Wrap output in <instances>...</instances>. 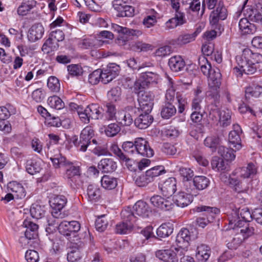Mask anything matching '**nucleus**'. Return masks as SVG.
<instances>
[{
	"label": "nucleus",
	"mask_w": 262,
	"mask_h": 262,
	"mask_svg": "<svg viewBox=\"0 0 262 262\" xmlns=\"http://www.w3.org/2000/svg\"><path fill=\"white\" fill-rule=\"evenodd\" d=\"M246 238L238 232L231 240L227 241V246L231 250H236L240 246L243 240Z\"/></svg>",
	"instance_id": "37998d69"
},
{
	"label": "nucleus",
	"mask_w": 262,
	"mask_h": 262,
	"mask_svg": "<svg viewBox=\"0 0 262 262\" xmlns=\"http://www.w3.org/2000/svg\"><path fill=\"white\" fill-rule=\"evenodd\" d=\"M102 72V82L107 84L113 80L118 74L120 70L119 65L110 63L106 67L100 69Z\"/></svg>",
	"instance_id": "9b49d317"
},
{
	"label": "nucleus",
	"mask_w": 262,
	"mask_h": 262,
	"mask_svg": "<svg viewBox=\"0 0 262 262\" xmlns=\"http://www.w3.org/2000/svg\"><path fill=\"white\" fill-rule=\"evenodd\" d=\"M196 212H205V214L207 216L204 217H198L196 219V223L199 227L204 228L209 222H212L216 214L220 213V209L216 207H211L207 206H196L193 209Z\"/></svg>",
	"instance_id": "0eeeda50"
},
{
	"label": "nucleus",
	"mask_w": 262,
	"mask_h": 262,
	"mask_svg": "<svg viewBox=\"0 0 262 262\" xmlns=\"http://www.w3.org/2000/svg\"><path fill=\"white\" fill-rule=\"evenodd\" d=\"M239 177L243 179H252L257 173V168L253 163H249L246 167L237 169Z\"/></svg>",
	"instance_id": "bb28decb"
},
{
	"label": "nucleus",
	"mask_w": 262,
	"mask_h": 262,
	"mask_svg": "<svg viewBox=\"0 0 262 262\" xmlns=\"http://www.w3.org/2000/svg\"><path fill=\"white\" fill-rule=\"evenodd\" d=\"M199 64L201 71L204 75L208 76L210 73L215 70V69H211L210 63L204 56L199 57Z\"/></svg>",
	"instance_id": "de8ad7c7"
},
{
	"label": "nucleus",
	"mask_w": 262,
	"mask_h": 262,
	"mask_svg": "<svg viewBox=\"0 0 262 262\" xmlns=\"http://www.w3.org/2000/svg\"><path fill=\"white\" fill-rule=\"evenodd\" d=\"M45 213L44 207L37 204L32 205L30 208V214L32 217L39 219L44 216Z\"/></svg>",
	"instance_id": "8fccbe9b"
},
{
	"label": "nucleus",
	"mask_w": 262,
	"mask_h": 262,
	"mask_svg": "<svg viewBox=\"0 0 262 262\" xmlns=\"http://www.w3.org/2000/svg\"><path fill=\"white\" fill-rule=\"evenodd\" d=\"M141 77L146 83L147 86L150 83H157L159 79V75L151 72H143Z\"/></svg>",
	"instance_id": "864d4df0"
},
{
	"label": "nucleus",
	"mask_w": 262,
	"mask_h": 262,
	"mask_svg": "<svg viewBox=\"0 0 262 262\" xmlns=\"http://www.w3.org/2000/svg\"><path fill=\"white\" fill-rule=\"evenodd\" d=\"M50 206L52 207L51 212L53 217L56 219H62L64 217V214L61 212L67 203V199L63 195H55L50 201Z\"/></svg>",
	"instance_id": "1a4fd4ad"
},
{
	"label": "nucleus",
	"mask_w": 262,
	"mask_h": 262,
	"mask_svg": "<svg viewBox=\"0 0 262 262\" xmlns=\"http://www.w3.org/2000/svg\"><path fill=\"white\" fill-rule=\"evenodd\" d=\"M173 232V228L170 224H163L157 230V235L162 238L168 236Z\"/></svg>",
	"instance_id": "09e8293b"
},
{
	"label": "nucleus",
	"mask_w": 262,
	"mask_h": 262,
	"mask_svg": "<svg viewBox=\"0 0 262 262\" xmlns=\"http://www.w3.org/2000/svg\"><path fill=\"white\" fill-rule=\"evenodd\" d=\"M235 216L229 217V226L230 229H237V233L242 235L244 237H248L254 233V229L250 226L247 222L240 220L236 212L233 213Z\"/></svg>",
	"instance_id": "20e7f679"
},
{
	"label": "nucleus",
	"mask_w": 262,
	"mask_h": 262,
	"mask_svg": "<svg viewBox=\"0 0 262 262\" xmlns=\"http://www.w3.org/2000/svg\"><path fill=\"white\" fill-rule=\"evenodd\" d=\"M81 253L79 249L76 247L70 249L67 254V260L69 262H75L81 258Z\"/></svg>",
	"instance_id": "e2e57ef3"
},
{
	"label": "nucleus",
	"mask_w": 262,
	"mask_h": 262,
	"mask_svg": "<svg viewBox=\"0 0 262 262\" xmlns=\"http://www.w3.org/2000/svg\"><path fill=\"white\" fill-rule=\"evenodd\" d=\"M116 120L122 126H129L133 122L131 115L124 110L118 111Z\"/></svg>",
	"instance_id": "72a5a7b5"
},
{
	"label": "nucleus",
	"mask_w": 262,
	"mask_h": 262,
	"mask_svg": "<svg viewBox=\"0 0 262 262\" xmlns=\"http://www.w3.org/2000/svg\"><path fill=\"white\" fill-rule=\"evenodd\" d=\"M177 180L170 177L166 179L159 186L162 194L165 196H171L177 190Z\"/></svg>",
	"instance_id": "f3484780"
},
{
	"label": "nucleus",
	"mask_w": 262,
	"mask_h": 262,
	"mask_svg": "<svg viewBox=\"0 0 262 262\" xmlns=\"http://www.w3.org/2000/svg\"><path fill=\"white\" fill-rule=\"evenodd\" d=\"M98 40L94 38H84L79 43V47L83 49L96 48L97 47Z\"/></svg>",
	"instance_id": "338daca9"
},
{
	"label": "nucleus",
	"mask_w": 262,
	"mask_h": 262,
	"mask_svg": "<svg viewBox=\"0 0 262 262\" xmlns=\"http://www.w3.org/2000/svg\"><path fill=\"white\" fill-rule=\"evenodd\" d=\"M108 223V220L105 215L98 217L95 222L96 230L100 232L104 231L106 229Z\"/></svg>",
	"instance_id": "69168bd1"
},
{
	"label": "nucleus",
	"mask_w": 262,
	"mask_h": 262,
	"mask_svg": "<svg viewBox=\"0 0 262 262\" xmlns=\"http://www.w3.org/2000/svg\"><path fill=\"white\" fill-rule=\"evenodd\" d=\"M105 107V119L108 121L116 120L117 115L115 105L111 103H107Z\"/></svg>",
	"instance_id": "5fc2aeb1"
},
{
	"label": "nucleus",
	"mask_w": 262,
	"mask_h": 262,
	"mask_svg": "<svg viewBox=\"0 0 262 262\" xmlns=\"http://www.w3.org/2000/svg\"><path fill=\"white\" fill-rule=\"evenodd\" d=\"M262 95V86L259 85H253L247 87L245 89V96L247 98L251 97H259Z\"/></svg>",
	"instance_id": "ea45409f"
},
{
	"label": "nucleus",
	"mask_w": 262,
	"mask_h": 262,
	"mask_svg": "<svg viewBox=\"0 0 262 262\" xmlns=\"http://www.w3.org/2000/svg\"><path fill=\"white\" fill-rule=\"evenodd\" d=\"M227 16V11L224 7L223 3L219 2L215 10L211 12L209 20L211 25H216L220 19L224 20Z\"/></svg>",
	"instance_id": "4468645a"
},
{
	"label": "nucleus",
	"mask_w": 262,
	"mask_h": 262,
	"mask_svg": "<svg viewBox=\"0 0 262 262\" xmlns=\"http://www.w3.org/2000/svg\"><path fill=\"white\" fill-rule=\"evenodd\" d=\"M229 182L230 185L234 187L235 191L238 193L245 192L248 188L247 186L243 184L242 181L236 178L230 177Z\"/></svg>",
	"instance_id": "603ef678"
},
{
	"label": "nucleus",
	"mask_w": 262,
	"mask_h": 262,
	"mask_svg": "<svg viewBox=\"0 0 262 262\" xmlns=\"http://www.w3.org/2000/svg\"><path fill=\"white\" fill-rule=\"evenodd\" d=\"M136 155L149 158L154 156V151L150 147L148 142L145 139L142 138L136 139Z\"/></svg>",
	"instance_id": "ddd939ff"
},
{
	"label": "nucleus",
	"mask_w": 262,
	"mask_h": 262,
	"mask_svg": "<svg viewBox=\"0 0 262 262\" xmlns=\"http://www.w3.org/2000/svg\"><path fill=\"white\" fill-rule=\"evenodd\" d=\"M94 136V130L91 126H87L81 131L80 138L81 140L80 151L85 152L91 144V139Z\"/></svg>",
	"instance_id": "2eb2a0df"
},
{
	"label": "nucleus",
	"mask_w": 262,
	"mask_h": 262,
	"mask_svg": "<svg viewBox=\"0 0 262 262\" xmlns=\"http://www.w3.org/2000/svg\"><path fill=\"white\" fill-rule=\"evenodd\" d=\"M238 26L242 34L243 35L252 34L256 31L255 25L250 23L247 18H241Z\"/></svg>",
	"instance_id": "c756f323"
},
{
	"label": "nucleus",
	"mask_w": 262,
	"mask_h": 262,
	"mask_svg": "<svg viewBox=\"0 0 262 262\" xmlns=\"http://www.w3.org/2000/svg\"><path fill=\"white\" fill-rule=\"evenodd\" d=\"M112 30L118 33L117 42L120 46L125 45L133 36H138L142 33L138 30H134L120 26L116 24H112Z\"/></svg>",
	"instance_id": "39448f33"
},
{
	"label": "nucleus",
	"mask_w": 262,
	"mask_h": 262,
	"mask_svg": "<svg viewBox=\"0 0 262 262\" xmlns=\"http://www.w3.org/2000/svg\"><path fill=\"white\" fill-rule=\"evenodd\" d=\"M47 86L49 90L54 93L58 92L60 88L59 81L55 76H50L48 78Z\"/></svg>",
	"instance_id": "0e129e2a"
},
{
	"label": "nucleus",
	"mask_w": 262,
	"mask_h": 262,
	"mask_svg": "<svg viewBox=\"0 0 262 262\" xmlns=\"http://www.w3.org/2000/svg\"><path fill=\"white\" fill-rule=\"evenodd\" d=\"M211 164L212 169L216 171H223L227 168L223 159L218 157H214L212 158Z\"/></svg>",
	"instance_id": "680f3d73"
},
{
	"label": "nucleus",
	"mask_w": 262,
	"mask_h": 262,
	"mask_svg": "<svg viewBox=\"0 0 262 262\" xmlns=\"http://www.w3.org/2000/svg\"><path fill=\"white\" fill-rule=\"evenodd\" d=\"M50 160L55 168H58L61 167H66V166H68L70 164V162L68 161L66 157L62 156L60 154L50 157Z\"/></svg>",
	"instance_id": "4c0bfd02"
},
{
	"label": "nucleus",
	"mask_w": 262,
	"mask_h": 262,
	"mask_svg": "<svg viewBox=\"0 0 262 262\" xmlns=\"http://www.w3.org/2000/svg\"><path fill=\"white\" fill-rule=\"evenodd\" d=\"M168 66L174 72L183 71L185 67V62L180 56H173L168 61Z\"/></svg>",
	"instance_id": "cd10ccee"
},
{
	"label": "nucleus",
	"mask_w": 262,
	"mask_h": 262,
	"mask_svg": "<svg viewBox=\"0 0 262 262\" xmlns=\"http://www.w3.org/2000/svg\"><path fill=\"white\" fill-rule=\"evenodd\" d=\"M133 209L135 214L142 217H148L151 212L149 205L143 201H137Z\"/></svg>",
	"instance_id": "aec40b11"
},
{
	"label": "nucleus",
	"mask_w": 262,
	"mask_h": 262,
	"mask_svg": "<svg viewBox=\"0 0 262 262\" xmlns=\"http://www.w3.org/2000/svg\"><path fill=\"white\" fill-rule=\"evenodd\" d=\"M165 172L163 166H155L147 170L145 173L136 174L134 177V181L138 187H145L154 182L157 177Z\"/></svg>",
	"instance_id": "7ed1b4c3"
},
{
	"label": "nucleus",
	"mask_w": 262,
	"mask_h": 262,
	"mask_svg": "<svg viewBox=\"0 0 262 262\" xmlns=\"http://www.w3.org/2000/svg\"><path fill=\"white\" fill-rule=\"evenodd\" d=\"M155 95L151 92H144L138 95L139 107L143 112H150L154 105Z\"/></svg>",
	"instance_id": "9d476101"
},
{
	"label": "nucleus",
	"mask_w": 262,
	"mask_h": 262,
	"mask_svg": "<svg viewBox=\"0 0 262 262\" xmlns=\"http://www.w3.org/2000/svg\"><path fill=\"white\" fill-rule=\"evenodd\" d=\"M66 168L65 177L68 179V183L72 188L75 189L78 188L80 185V167L75 166L72 163L70 162V164L68 166H66Z\"/></svg>",
	"instance_id": "6e6552de"
},
{
	"label": "nucleus",
	"mask_w": 262,
	"mask_h": 262,
	"mask_svg": "<svg viewBox=\"0 0 262 262\" xmlns=\"http://www.w3.org/2000/svg\"><path fill=\"white\" fill-rule=\"evenodd\" d=\"M172 247L168 249L159 250L156 252V256L165 262H177L176 252Z\"/></svg>",
	"instance_id": "6ab92c4d"
},
{
	"label": "nucleus",
	"mask_w": 262,
	"mask_h": 262,
	"mask_svg": "<svg viewBox=\"0 0 262 262\" xmlns=\"http://www.w3.org/2000/svg\"><path fill=\"white\" fill-rule=\"evenodd\" d=\"M135 213L130 207L124 208L121 212V216L124 221L133 224L136 221Z\"/></svg>",
	"instance_id": "3c124183"
},
{
	"label": "nucleus",
	"mask_w": 262,
	"mask_h": 262,
	"mask_svg": "<svg viewBox=\"0 0 262 262\" xmlns=\"http://www.w3.org/2000/svg\"><path fill=\"white\" fill-rule=\"evenodd\" d=\"M36 4L34 0H28L23 2L18 7L17 12L19 15L25 16L32 9Z\"/></svg>",
	"instance_id": "473e14b6"
},
{
	"label": "nucleus",
	"mask_w": 262,
	"mask_h": 262,
	"mask_svg": "<svg viewBox=\"0 0 262 262\" xmlns=\"http://www.w3.org/2000/svg\"><path fill=\"white\" fill-rule=\"evenodd\" d=\"M220 138L218 136H212L206 138L204 143L206 147L211 148L212 151H214L220 143Z\"/></svg>",
	"instance_id": "4d7b16f0"
},
{
	"label": "nucleus",
	"mask_w": 262,
	"mask_h": 262,
	"mask_svg": "<svg viewBox=\"0 0 262 262\" xmlns=\"http://www.w3.org/2000/svg\"><path fill=\"white\" fill-rule=\"evenodd\" d=\"M192 200L193 198L192 196L188 195L181 190L174 195L172 199L177 206L182 208L187 206L192 202Z\"/></svg>",
	"instance_id": "393cba45"
},
{
	"label": "nucleus",
	"mask_w": 262,
	"mask_h": 262,
	"mask_svg": "<svg viewBox=\"0 0 262 262\" xmlns=\"http://www.w3.org/2000/svg\"><path fill=\"white\" fill-rule=\"evenodd\" d=\"M186 20L185 14L181 12H176L174 17L169 19L165 24L167 29H171L176 28L178 26H181L186 23Z\"/></svg>",
	"instance_id": "a878e982"
},
{
	"label": "nucleus",
	"mask_w": 262,
	"mask_h": 262,
	"mask_svg": "<svg viewBox=\"0 0 262 262\" xmlns=\"http://www.w3.org/2000/svg\"><path fill=\"white\" fill-rule=\"evenodd\" d=\"M117 167L116 162L110 158H105L100 160L98 165L99 170L102 172H112L114 171Z\"/></svg>",
	"instance_id": "c85d7f7f"
},
{
	"label": "nucleus",
	"mask_w": 262,
	"mask_h": 262,
	"mask_svg": "<svg viewBox=\"0 0 262 262\" xmlns=\"http://www.w3.org/2000/svg\"><path fill=\"white\" fill-rule=\"evenodd\" d=\"M181 191L192 198L193 196H196L198 194V191L196 187H195L194 183H192L189 181L184 182L183 186Z\"/></svg>",
	"instance_id": "49530a36"
},
{
	"label": "nucleus",
	"mask_w": 262,
	"mask_h": 262,
	"mask_svg": "<svg viewBox=\"0 0 262 262\" xmlns=\"http://www.w3.org/2000/svg\"><path fill=\"white\" fill-rule=\"evenodd\" d=\"M190 239L189 231L186 228H183L176 237V245L178 247H188Z\"/></svg>",
	"instance_id": "5701e85b"
},
{
	"label": "nucleus",
	"mask_w": 262,
	"mask_h": 262,
	"mask_svg": "<svg viewBox=\"0 0 262 262\" xmlns=\"http://www.w3.org/2000/svg\"><path fill=\"white\" fill-rule=\"evenodd\" d=\"M176 102L178 108V113L181 114L184 112L186 107L187 106L188 102L187 99L181 94H177L176 96Z\"/></svg>",
	"instance_id": "774afa93"
},
{
	"label": "nucleus",
	"mask_w": 262,
	"mask_h": 262,
	"mask_svg": "<svg viewBox=\"0 0 262 262\" xmlns=\"http://www.w3.org/2000/svg\"><path fill=\"white\" fill-rule=\"evenodd\" d=\"M245 15L251 21L260 23L262 25V10L258 11L256 9L248 8L246 10Z\"/></svg>",
	"instance_id": "58836bf2"
},
{
	"label": "nucleus",
	"mask_w": 262,
	"mask_h": 262,
	"mask_svg": "<svg viewBox=\"0 0 262 262\" xmlns=\"http://www.w3.org/2000/svg\"><path fill=\"white\" fill-rule=\"evenodd\" d=\"M211 100V107L209 113V118L212 120L216 121L220 117V112L219 106L220 102V99L217 103H216L213 100Z\"/></svg>",
	"instance_id": "13d9d810"
},
{
	"label": "nucleus",
	"mask_w": 262,
	"mask_h": 262,
	"mask_svg": "<svg viewBox=\"0 0 262 262\" xmlns=\"http://www.w3.org/2000/svg\"><path fill=\"white\" fill-rule=\"evenodd\" d=\"M101 182L102 186L105 189L108 190L113 189L117 185V179L107 175L102 177Z\"/></svg>",
	"instance_id": "c03bdc74"
},
{
	"label": "nucleus",
	"mask_w": 262,
	"mask_h": 262,
	"mask_svg": "<svg viewBox=\"0 0 262 262\" xmlns=\"http://www.w3.org/2000/svg\"><path fill=\"white\" fill-rule=\"evenodd\" d=\"M8 191L11 192L16 198L23 199L26 196V191L23 186L19 183L12 181L7 185Z\"/></svg>",
	"instance_id": "b1692460"
},
{
	"label": "nucleus",
	"mask_w": 262,
	"mask_h": 262,
	"mask_svg": "<svg viewBox=\"0 0 262 262\" xmlns=\"http://www.w3.org/2000/svg\"><path fill=\"white\" fill-rule=\"evenodd\" d=\"M48 104L51 107L56 110H61L64 106V102L57 96L49 97L48 99Z\"/></svg>",
	"instance_id": "6e6d98bb"
},
{
	"label": "nucleus",
	"mask_w": 262,
	"mask_h": 262,
	"mask_svg": "<svg viewBox=\"0 0 262 262\" xmlns=\"http://www.w3.org/2000/svg\"><path fill=\"white\" fill-rule=\"evenodd\" d=\"M235 151V149L224 146H220L218 149L219 154L226 161H232L235 159V155L234 153Z\"/></svg>",
	"instance_id": "e433bc0d"
},
{
	"label": "nucleus",
	"mask_w": 262,
	"mask_h": 262,
	"mask_svg": "<svg viewBox=\"0 0 262 262\" xmlns=\"http://www.w3.org/2000/svg\"><path fill=\"white\" fill-rule=\"evenodd\" d=\"M219 121L221 126L225 127L231 123V112L229 110H222L220 112Z\"/></svg>",
	"instance_id": "79ce46f5"
},
{
	"label": "nucleus",
	"mask_w": 262,
	"mask_h": 262,
	"mask_svg": "<svg viewBox=\"0 0 262 262\" xmlns=\"http://www.w3.org/2000/svg\"><path fill=\"white\" fill-rule=\"evenodd\" d=\"M80 229V224L78 221H62L58 225L59 232L72 242V237H77V232Z\"/></svg>",
	"instance_id": "423d86ee"
},
{
	"label": "nucleus",
	"mask_w": 262,
	"mask_h": 262,
	"mask_svg": "<svg viewBox=\"0 0 262 262\" xmlns=\"http://www.w3.org/2000/svg\"><path fill=\"white\" fill-rule=\"evenodd\" d=\"M44 32V28L41 23L34 24L29 29L28 39L30 42H35L42 37Z\"/></svg>",
	"instance_id": "a211bd4d"
},
{
	"label": "nucleus",
	"mask_w": 262,
	"mask_h": 262,
	"mask_svg": "<svg viewBox=\"0 0 262 262\" xmlns=\"http://www.w3.org/2000/svg\"><path fill=\"white\" fill-rule=\"evenodd\" d=\"M89 117L92 119H102L103 117V110L98 104L92 103L87 107Z\"/></svg>",
	"instance_id": "2f4dec72"
},
{
	"label": "nucleus",
	"mask_w": 262,
	"mask_h": 262,
	"mask_svg": "<svg viewBox=\"0 0 262 262\" xmlns=\"http://www.w3.org/2000/svg\"><path fill=\"white\" fill-rule=\"evenodd\" d=\"M86 192L87 199L89 202L95 203L101 199V191L98 185L95 184L89 185Z\"/></svg>",
	"instance_id": "412c9836"
},
{
	"label": "nucleus",
	"mask_w": 262,
	"mask_h": 262,
	"mask_svg": "<svg viewBox=\"0 0 262 262\" xmlns=\"http://www.w3.org/2000/svg\"><path fill=\"white\" fill-rule=\"evenodd\" d=\"M237 66L234 68L236 72L241 75L245 73L247 75L252 74L256 70L257 64H262V54L253 53L250 49H245L241 55L236 57Z\"/></svg>",
	"instance_id": "f257e3e1"
},
{
	"label": "nucleus",
	"mask_w": 262,
	"mask_h": 262,
	"mask_svg": "<svg viewBox=\"0 0 262 262\" xmlns=\"http://www.w3.org/2000/svg\"><path fill=\"white\" fill-rule=\"evenodd\" d=\"M150 112H144L135 120V125L139 129L147 128L152 122L153 117Z\"/></svg>",
	"instance_id": "4be33fe9"
},
{
	"label": "nucleus",
	"mask_w": 262,
	"mask_h": 262,
	"mask_svg": "<svg viewBox=\"0 0 262 262\" xmlns=\"http://www.w3.org/2000/svg\"><path fill=\"white\" fill-rule=\"evenodd\" d=\"M133 228V224L123 221L116 225V232L117 233L124 234L130 232Z\"/></svg>",
	"instance_id": "052dcab7"
},
{
	"label": "nucleus",
	"mask_w": 262,
	"mask_h": 262,
	"mask_svg": "<svg viewBox=\"0 0 262 262\" xmlns=\"http://www.w3.org/2000/svg\"><path fill=\"white\" fill-rule=\"evenodd\" d=\"M42 168L40 164L35 160H28L26 164L27 172L31 175H34L40 171Z\"/></svg>",
	"instance_id": "a19ab883"
},
{
	"label": "nucleus",
	"mask_w": 262,
	"mask_h": 262,
	"mask_svg": "<svg viewBox=\"0 0 262 262\" xmlns=\"http://www.w3.org/2000/svg\"><path fill=\"white\" fill-rule=\"evenodd\" d=\"M193 182L198 191L207 188L210 184L209 179L205 176H198L194 177Z\"/></svg>",
	"instance_id": "f704fd0d"
},
{
	"label": "nucleus",
	"mask_w": 262,
	"mask_h": 262,
	"mask_svg": "<svg viewBox=\"0 0 262 262\" xmlns=\"http://www.w3.org/2000/svg\"><path fill=\"white\" fill-rule=\"evenodd\" d=\"M242 133L241 126L237 124H233V129L229 134L228 140L229 143L235 148V150H239L242 147L241 138Z\"/></svg>",
	"instance_id": "f8f14e48"
},
{
	"label": "nucleus",
	"mask_w": 262,
	"mask_h": 262,
	"mask_svg": "<svg viewBox=\"0 0 262 262\" xmlns=\"http://www.w3.org/2000/svg\"><path fill=\"white\" fill-rule=\"evenodd\" d=\"M104 127V133L109 137L116 136L120 131L121 128L119 125L115 123H112Z\"/></svg>",
	"instance_id": "bf43d9fd"
},
{
	"label": "nucleus",
	"mask_w": 262,
	"mask_h": 262,
	"mask_svg": "<svg viewBox=\"0 0 262 262\" xmlns=\"http://www.w3.org/2000/svg\"><path fill=\"white\" fill-rule=\"evenodd\" d=\"M222 83V74L218 69L210 73L208 79V90L206 97L209 100H213L216 103L221 98L220 86Z\"/></svg>",
	"instance_id": "f03ea898"
},
{
	"label": "nucleus",
	"mask_w": 262,
	"mask_h": 262,
	"mask_svg": "<svg viewBox=\"0 0 262 262\" xmlns=\"http://www.w3.org/2000/svg\"><path fill=\"white\" fill-rule=\"evenodd\" d=\"M211 254V249L205 244H202L199 245L196 249V257L202 262L206 261Z\"/></svg>",
	"instance_id": "7c9ffc66"
},
{
	"label": "nucleus",
	"mask_w": 262,
	"mask_h": 262,
	"mask_svg": "<svg viewBox=\"0 0 262 262\" xmlns=\"http://www.w3.org/2000/svg\"><path fill=\"white\" fill-rule=\"evenodd\" d=\"M198 33L195 31L192 33L184 34L179 36L174 40L175 44L177 45H183L194 41Z\"/></svg>",
	"instance_id": "c9c22d12"
},
{
	"label": "nucleus",
	"mask_w": 262,
	"mask_h": 262,
	"mask_svg": "<svg viewBox=\"0 0 262 262\" xmlns=\"http://www.w3.org/2000/svg\"><path fill=\"white\" fill-rule=\"evenodd\" d=\"M176 107L172 104V103H166L162 107L161 111V115L164 119H169L176 113Z\"/></svg>",
	"instance_id": "a18cd8bd"
},
{
	"label": "nucleus",
	"mask_w": 262,
	"mask_h": 262,
	"mask_svg": "<svg viewBox=\"0 0 262 262\" xmlns=\"http://www.w3.org/2000/svg\"><path fill=\"white\" fill-rule=\"evenodd\" d=\"M23 226L26 228L25 236L20 238V242L25 241L26 239H35L38 236V225L29 220H25L23 222Z\"/></svg>",
	"instance_id": "dca6fc26"
}]
</instances>
